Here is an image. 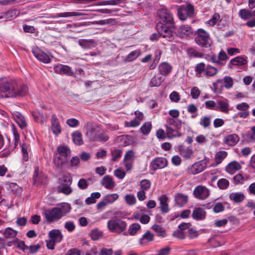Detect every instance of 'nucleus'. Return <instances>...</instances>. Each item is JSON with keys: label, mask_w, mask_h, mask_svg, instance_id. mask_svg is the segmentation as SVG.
Returning a JSON list of instances; mask_svg holds the SVG:
<instances>
[{"label": "nucleus", "mask_w": 255, "mask_h": 255, "mask_svg": "<svg viewBox=\"0 0 255 255\" xmlns=\"http://www.w3.org/2000/svg\"><path fill=\"white\" fill-rule=\"evenodd\" d=\"M27 93V87L24 85L18 86L14 81L0 82V96L2 98L23 96Z\"/></svg>", "instance_id": "f257e3e1"}, {"label": "nucleus", "mask_w": 255, "mask_h": 255, "mask_svg": "<svg viewBox=\"0 0 255 255\" xmlns=\"http://www.w3.org/2000/svg\"><path fill=\"white\" fill-rule=\"evenodd\" d=\"M71 210V207L69 204L63 203L58 207L45 210L43 214L48 222L53 223L67 215Z\"/></svg>", "instance_id": "f03ea898"}, {"label": "nucleus", "mask_w": 255, "mask_h": 255, "mask_svg": "<svg viewBox=\"0 0 255 255\" xmlns=\"http://www.w3.org/2000/svg\"><path fill=\"white\" fill-rule=\"evenodd\" d=\"M167 136L171 138L179 135L178 129L181 127V122L177 119L168 118L165 125Z\"/></svg>", "instance_id": "7ed1b4c3"}, {"label": "nucleus", "mask_w": 255, "mask_h": 255, "mask_svg": "<svg viewBox=\"0 0 255 255\" xmlns=\"http://www.w3.org/2000/svg\"><path fill=\"white\" fill-rule=\"evenodd\" d=\"M195 41L200 46L209 47L211 45L209 33L202 28H199L194 33Z\"/></svg>", "instance_id": "20e7f679"}, {"label": "nucleus", "mask_w": 255, "mask_h": 255, "mask_svg": "<svg viewBox=\"0 0 255 255\" xmlns=\"http://www.w3.org/2000/svg\"><path fill=\"white\" fill-rule=\"evenodd\" d=\"M127 223L120 219H112L108 221L107 228L111 232L121 234L126 230Z\"/></svg>", "instance_id": "39448f33"}, {"label": "nucleus", "mask_w": 255, "mask_h": 255, "mask_svg": "<svg viewBox=\"0 0 255 255\" xmlns=\"http://www.w3.org/2000/svg\"><path fill=\"white\" fill-rule=\"evenodd\" d=\"M171 25H166L161 22H159L156 24V28L158 34L168 41H172L174 39V36L170 29Z\"/></svg>", "instance_id": "423d86ee"}, {"label": "nucleus", "mask_w": 255, "mask_h": 255, "mask_svg": "<svg viewBox=\"0 0 255 255\" xmlns=\"http://www.w3.org/2000/svg\"><path fill=\"white\" fill-rule=\"evenodd\" d=\"M194 12V6L190 3L181 5L178 9V17L182 20H185L188 17L192 16Z\"/></svg>", "instance_id": "0eeeda50"}, {"label": "nucleus", "mask_w": 255, "mask_h": 255, "mask_svg": "<svg viewBox=\"0 0 255 255\" xmlns=\"http://www.w3.org/2000/svg\"><path fill=\"white\" fill-rule=\"evenodd\" d=\"M158 15L162 23L165 25H172L173 22V17L171 13L166 8H161L158 10Z\"/></svg>", "instance_id": "6e6552de"}, {"label": "nucleus", "mask_w": 255, "mask_h": 255, "mask_svg": "<svg viewBox=\"0 0 255 255\" xmlns=\"http://www.w3.org/2000/svg\"><path fill=\"white\" fill-rule=\"evenodd\" d=\"M193 194L196 198L205 200L209 196L210 190L205 186L198 185L194 190Z\"/></svg>", "instance_id": "1a4fd4ad"}, {"label": "nucleus", "mask_w": 255, "mask_h": 255, "mask_svg": "<svg viewBox=\"0 0 255 255\" xmlns=\"http://www.w3.org/2000/svg\"><path fill=\"white\" fill-rule=\"evenodd\" d=\"M54 72L58 74L73 76L74 72L71 67L66 65L57 64L54 67Z\"/></svg>", "instance_id": "9d476101"}, {"label": "nucleus", "mask_w": 255, "mask_h": 255, "mask_svg": "<svg viewBox=\"0 0 255 255\" xmlns=\"http://www.w3.org/2000/svg\"><path fill=\"white\" fill-rule=\"evenodd\" d=\"M208 160L206 159L202 160L193 164L189 169V171L192 174H197L203 171L206 167Z\"/></svg>", "instance_id": "9b49d317"}, {"label": "nucleus", "mask_w": 255, "mask_h": 255, "mask_svg": "<svg viewBox=\"0 0 255 255\" xmlns=\"http://www.w3.org/2000/svg\"><path fill=\"white\" fill-rule=\"evenodd\" d=\"M32 53L34 56L40 61L45 63H48L51 62V58L49 55L38 47H34L32 48Z\"/></svg>", "instance_id": "f8f14e48"}, {"label": "nucleus", "mask_w": 255, "mask_h": 255, "mask_svg": "<svg viewBox=\"0 0 255 255\" xmlns=\"http://www.w3.org/2000/svg\"><path fill=\"white\" fill-rule=\"evenodd\" d=\"M167 165V160L163 157H157L153 159L150 165V168L156 170L166 167Z\"/></svg>", "instance_id": "ddd939ff"}, {"label": "nucleus", "mask_w": 255, "mask_h": 255, "mask_svg": "<svg viewBox=\"0 0 255 255\" xmlns=\"http://www.w3.org/2000/svg\"><path fill=\"white\" fill-rule=\"evenodd\" d=\"M100 131V128L98 127L88 126L87 127L86 134L92 140H101V138L98 136V134Z\"/></svg>", "instance_id": "4468645a"}, {"label": "nucleus", "mask_w": 255, "mask_h": 255, "mask_svg": "<svg viewBox=\"0 0 255 255\" xmlns=\"http://www.w3.org/2000/svg\"><path fill=\"white\" fill-rule=\"evenodd\" d=\"M159 208L162 214H166L169 212L170 209L169 207L168 201V198L167 195H162L159 197Z\"/></svg>", "instance_id": "2eb2a0df"}, {"label": "nucleus", "mask_w": 255, "mask_h": 255, "mask_svg": "<svg viewBox=\"0 0 255 255\" xmlns=\"http://www.w3.org/2000/svg\"><path fill=\"white\" fill-rule=\"evenodd\" d=\"M51 129L54 134L58 135L61 131V127L55 115H52L51 119Z\"/></svg>", "instance_id": "dca6fc26"}, {"label": "nucleus", "mask_w": 255, "mask_h": 255, "mask_svg": "<svg viewBox=\"0 0 255 255\" xmlns=\"http://www.w3.org/2000/svg\"><path fill=\"white\" fill-rule=\"evenodd\" d=\"M240 138L236 134H231L225 136L223 142L229 146H234L239 141Z\"/></svg>", "instance_id": "f3484780"}, {"label": "nucleus", "mask_w": 255, "mask_h": 255, "mask_svg": "<svg viewBox=\"0 0 255 255\" xmlns=\"http://www.w3.org/2000/svg\"><path fill=\"white\" fill-rule=\"evenodd\" d=\"M51 240L56 243H60L63 239V236L59 230L54 229L50 231L48 234Z\"/></svg>", "instance_id": "a211bd4d"}, {"label": "nucleus", "mask_w": 255, "mask_h": 255, "mask_svg": "<svg viewBox=\"0 0 255 255\" xmlns=\"http://www.w3.org/2000/svg\"><path fill=\"white\" fill-rule=\"evenodd\" d=\"M242 168L241 165L237 161H233L229 163L226 167L225 170L230 174H234Z\"/></svg>", "instance_id": "6ab92c4d"}, {"label": "nucleus", "mask_w": 255, "mask_h": 255, "mask_svg": "<svg viewBox=\"0 0 255 255\" xmlns=\"http://www.w3.org/2000/svg\"><path fill=\"white\" fill-rule=\"evenodd\" d=\"M205 211L201 208H195L192 212V218L196 220H203L206 218Z\"/></svg>", "instance_id": "aec40b11"}, {"label": "nucleus", "mask_w": 255, "mask_h": 255, "mask_svg": "<svg viewBox=\"0 0 255 255\" xmlns=\"http://www.w3.org/2000/svg\"><path fill=\"white\" fill-rule=\"evenodd\" d=\"M174 200L179 207H183L188 202V197L186 195L178 193L175 194Z\"/></svg>", "instance_id": "412c9836"}, {"label": "nucleus", "mask_w": 255, "mask_h": 255, "mask_svg": "<svg viewBox=\"0 0 255 255\" xmlns=\"http://www.w3.org/2000/svg\"><path fill=\"white\" fill-rule=\"evenodd\" d=\"M87 14L85 13L78 12L76 11L72 12H64L62 13H57L56 15H52L51 17L53 18L58 17H69L72 16H81L86 15Z\"/></svg>", "instance_id": "4be33fe9"}, {"label": "nucleus", "mask_w": 255, "mask_h": 255, "mask_svg": "<svg viewBox=\"0 0 255 255\" xmlns=\"http://www.w3.org/2000/svg\"><path fill=\"white\" fill-rule=\"evenodd\" d=\"M191 34L192 28L187 25L181 26L177 31V35L181 38H187Z\"/></svg>", "instance_id": "5701e85b"}, {"label": "nucleus", "mask_w": 255, "mask_h": 255, "mask_svg": "<svg viewBox=\"0 0 255 255\" xmlns=\"http://www.w3.org/2000/svg\"><path fill=\"white\" fill-rule=\"evenodd\" d=\"M158 68L162 75L166 76L171 72L172 67L167 62H162L159 65Z\"/></svg>", "instance_id": "b1692460"}, {"label": "nucleus", "mask_w": 255, "mask_h": 255, "mask_svg": "<svg viewBox=\"0 0 255 255\" xmlns=\"http://www.w3.org/2000/svg\"><path fill=\"white\" fill-rule=\"evenodd\" d=\"M154 235L150 231H147L140 239L139 244L141 246L147 245L148 243L153 241Z\"/></svg>", "instance_id": "393cba45"}, {"label": "nucleus", "mask_w": 255, "mask_h": 255, "mask_svg": "<svg viewBox=\"0 0 255 255\" xmlns=\"http://www.w3.org/2000/svg\"><path fill=\"white\" fill-rule=\"evenodd\" d=\"M78 43L84 49H90L96 45V42L94 39H80Z\"/></svg>", "instance_id": "a878e982"}, {"label": "nucleus", "mask_w": 255, "mask_h": 255, "mask_svg": "<svg viewBox=\"0 0 255 255\" xmlns=\"http://www.w3.org/2000/svg\"><path fill=\"white\" fill-rule=\"evenodd\" d=\"M101 184L107 189H112L115 186V182L111 176L106 175L104 176L102 181Z\"/></svg>", "instance_id": "bb28decb"}, {"label": "nucleus", "mask_w": 255, "mask_h": 255, "mask_svg": "<svg viewBox=\"0 0 255 255\" xmlns=\"http://www.w3.org/2000/svg\"><path fill=\"white\" fill-rule=\"evenodd\" d=\"M141 54L140 49H136L130 52L125 58V62H131L135 60Z\"/></svg>", "instance_id": "cd10ccee"}, {"label": "nucleus", "mask_w": 255, "mask_h": 255, "mask_svg": "<svg viewBox=\"0 0 255 255\" xmlns=\"http://www.w3.org/2000/svg\"><path fill=\"white\" fill-rule=\"evenodd\" d=\"M218 107L217 110H219L221 112L225 114H228L229 112V104L227 100L225 101L219 100L217 102Z\"/></svg>", "instance_id": "c85d7f7f"}, {"label": "nucleus", "mask_w": 255, "mask_h": 255, "mask_svg": "<svg viewBox=\"0 0 255 255\" xmlns=\"http://www.w3.org/2000/svg\"><path fill=\"white\" fill-rule=\"evenodd\" d=\"M179 151L180 154L186 159L190 158L193 154V150L191 148L184 147L182 146L179 147Z\"/></svg>", "instance_id": "c756f323"}, {"label": "nucleus", "mask_w": 255, "mask_h": 255, "mask_svg": "<svg viewBox=\"0 0 255 255\" xmlns=\"http://www.w3.org/2000/svg\"><path fill=\"white\" fill-rule=\"evenodd\" d=\"M14 119L20 128L23 129L27 126L25 118L20 113H16L14 115Z\"/></svg>", "instance_id": "7c9ffc66"}, {"label": "nucleus", "mask_w": 255, "mask_h": 255, "mask_svg": "<svg viewBox=\"0 0 255 255\" xmlns=\"http://www.w3.org/2000/svg\"><path fill=\"white\" fill-rule=\"evenodd\" d=\"M67 160V159L66 157H63L58 154H55L53 161L57 167H61L66 163Z\"/></svg>", "instance_id": "2f4dec72"}, {"label": "nucleus", "mask_w": 255, "mask_h": 255, "mask_svg": "<svg viewBox=\"0 0 255 255\" xmlns=\"http://www.w3.org/2000/svg\"><path fill=\"white\" fill-rule=\"evenodd\" d=\"M239 15L242 19L247 20L253 17V11L243 8L240 10Z\"/></svg>", "instance_id": "473e14b6"}, {"label": "nucleus", "mask_w": 255, "mask_h": 255, "mask_svg": "<svg viewBox=\"0 0 255 255\" xmlns=\"http://www.w3.org/2000/svg\"><path fill=\"white\" fill-rule=\"evenodd\" d=\"M245 195L242 193H232L229 196L230 199L236 203L242 202L245 199Z\"/></svg>", "instance_id": "72a5a7b5"}, {"label": "nucleus", "mask_w": 255, "mask_h": 255, "mask_svg": "<svg viewBox=\"0 0 255 255\" xmlns=\"http://www.w3.org/2000/svg\"><path fill=\"white\" fill-rule=\"evenodd\" d=\"M228 153L225 151H219L215 156V161L217 165L222 163L223 160L227 156Z\"/></svg>", "instance_id": "f704fd0d"}, {"label": "nucleus", "mask_w": 255, "mask_h": 255, "mask_svg": "<svg viewBox=\"0 0 255 255\" xmlns=\"http://www.w3.org/2000/svg\"><path fill=\"white\" fill-rule=\"evenodd\" d=\"M58 155L67 159L70 154V150L66 146L60 145L57 148Z\"/></svg>", "instance_id": "c9c22d12"}, {"label": "nucleus", "mask_w": 255, "mask_h": 255, "mask_svg": "<svg viewBox=\"0 0 255 255\" xmlns=\"http://www.w3.org/2000/svg\"><path fill=\"white\" fill-rule=\"evenodd\" d=\"M218 72V70L214 66L208 64L206 67L205 75L207 77H213Z\"/></svg>", "instance_id": "e433bc0d"}, {"label": "nucleus", "mask_w": 255, "mask_h": 255, "mask_svg": "<svg viewBox=\"0 0 255 255\" xmlns=\"http://www.w3.org/2000/svg\"><path fill=\"white\" fill-rule=\"evenodd\" d=\"M17 232L11 228H7L3 233L4 237L6 239H12L16 237Z\"/></svg>", "instance_id": "4c0bfd02"}, {"label": "nucleus", "mask_w": 255, "mask_h": 255, "mask_svg": "<svg viewBox=\"0 0 255 255\" xmlns=\"http://www.w3.org/2000/svg\"><path fill=\"white\" fill-rule=\"evenodd\" d=\"M247 63V60L241 56H238L232 59L230 63L234 65H244Z\"/></svg>", "instance_id": "58836bf2"}, {"label": "nucleus", "mask_w": 255, "mask_h": 255, "mask_svg": "<svg viewBox=\"0 0 255 255\" xmlns=\"http://www.w3.org/2000/svg\"><path fill=\"white\" fill-rule=\"evenodd\" d=\"M72 139L77 145H80L83 143L82 134L79 131H77L72 133Z\"/></svg>", "instance_id": "ea45409f"}, {"label": "nucleus", "mask_w": 255, "mask_h": 255, "mask_svg": "<svg viewBox=\"0 0 255 255\" xmlns=\"http://www.w3.org/2000/svg\"><path fill=\"white\" fill-rule=\"evenodd\" d=\"M103 235V232L96 228L91 231L90 237L92 240L97 241L101 238Z\"/></svg>", "instance_id": "a19ab883"}, {"label": "nucleus", "mask_w": 255, "mask_h": 255, "mask_svg": "<svg viewBox=\"0 0 255 255\" xmlns=\"http://www.w3.org/2000/svg\"><path fill=\"white\" fill-rule=\"evenodd\" d=\"M92 24H99V25H106L111 24L115 25L117 23L116 19L113 18H109L107 19L100 20L98 21H95L92 22Z\"/></svg>", "instance_id": "79ce46f5"}, {"label": "nucleus", "mask_w": 255, "mask_h": 255, "mask_svg": "<svg viewBox=\"0 0 255 255\" xmlns=\"http://www.w3.org/2000/svg\"><path fill=\"white\" fill-rule=\"evenodd\" d=\"M220 16L218 13H215L212 18L206 22V25L208 26H213L217 24L220 21Z\"/></svg>", "instance_id": "37998d69"}, {"label": "nucleus", "mask_w": 255, "mask_h": 255, "mask_svg": "<svg viewBox=\"0 0 255 255\" xmlns=\"http://www.w3.org/2000/svg\"><path fill=\"white\" fill-rule=\"evenodd\" d=\"M200 125L202 126L204 128H208L211 125V117L203 116L202 117L200 121Z\"/></svg>", "instance_id": "c03bdc74"}, {"label": "nucleus", "mask_w": 255, "mask_h": 255, "mask_svg": "<svg viewBox=\"0 0 255 255\" xmlns=\"http://www.w3.org/2000/svg\"><path fill=\"white\" fill-rule=\"evenodd\" d=\"M187 54L190 58H201L203 54L197 51L196 49L191 48L187 50Z\"/></svg>", "instance_id": "a18cd8bd"}, {"label": "nucleus", "mask_w": 255, "mask_h": 255, "mask_svg": "<svg viewBox=\"0 0 255 255\" xmlns=\"http://www.w3.org/2000/svg\"><path fill=\"white\" fill-rule=\"evenodd\" d=\"M151 228L157 233L158 236L161 237L165 236L166 232L160 225L155 224L152 226Z\"/></svg>", "instance_id": "49530a36"}, {"label": "nucleus", "mask_w": 255, "mask_h": 255, "mask_svg": "<svg viewBox=\"0 0 255 255\" xmlns=\"http://www.w3.org/2000/svg\"><path fill=\"white\" fill-rule=\"evenodd\" d=\"M206 66L204 62H201L197 64L195 68V71L196 75H201L203 72L205 73Z\"/></svg>", "instance_id": "de8ad7c7"}, {"label": "nucleus", "mask_w": 255, "mask_h": 255, "mask_svg": "<svg viewBox=\"0 0 255 255\" xmlns=\"http://www.w3.org/2000/svg\"><path fill=\"white\" fill-rule=\"evenodd\" d=\"M94 179H89L88 180H86L85 179L82 178L80 179L78 183V187L82 190L86 189L88 186V181H92V182L94 181Z\"/></svg>", "instance_id": "09e8293b"}, {"label": "nucleus", "mask_w": 255, "mask_h": 255, "mask_svg": "<svg viewBox=\"0 0 255 255\" xmlns=\"http://www.w3.org/2000/svg\"><path fill=\"white\" fill-rule=\"evenodd\" d=\"M151 123L150 122L145 123L141 127L140 130L143 134H147L151 130Z\"/></svg>", "instance_id": "8fccbe9b"}, {"label": "nucleus", "mask_w": 255, "mask_h": 255, "mask_svg": "<svg viewBox=\"0 0 255 255\" xmlns=\"http://www.w3.org/2000/svg\"><path fill=\"white\" fill-rule=\"evenodd\" d=\"M163 80L161 77L155 76L151 79L150 85L151 87H158L161 84Z\"/></svg>", "instance_id": "3c124183"}, {"label": "nucleus", "mask_w": 255, "mask_h": 255, "mask_svg": "<svg viewBox=\"0 0 255 255\" xmlns=\"http://www.w3.org/2000/svg\"><path fill=\"white\" fill-rule=\"evenodd\" d=\"M140 229V225H139L137 223H134L129 226V228L128 229V232L130 235L133 236Z\"/></svg>", "instance_id": "603ef678"}, {"label": "nucleus", "mask_w": 255, "mask_h": 255, "mask_svg": "<svg viewBox=\"0 0 255 255\" xmlns=\"http://www.w3.org/2000/svg\"><path fill=\"white\" fill-rule=\"evenodd\" d=\"M72 181V177L70 174H65L63 177L60 186L71 185Z\"/></svg>", "instance_id": "864d4df0"}, {"label": "nucleus", "mask_w": 255, "mask_h": 255, "mask_svg": "<svg viewBox=\"0 0 255 255\" xmlns=\"http://www.w3.org/2000/svg\"><path fill=\"white\" fill-rule=\"evenodd\" d=\"M58 191L65 195H69L72 192V189L70 185L60 186L58 188Z\"/></svg>", "instance_id": "5fc2aeb1"}, {"label": "nucleus", "mask_w": 255, "mask_h": 255, "mask_svg": "<svg viewBox=\"0 0 255 255\" xmlns=\"http://www.w3.org/2000/svg\"><path fill=\"white\" fill-rule=\"evenodd\" d=\"M217 185L221 189H226L229 186V182L225 178H222L218 180Z\"/></svg>", "instance_id": "6e6d98bb"}, {"label": "nucleus", "mask_w": 255, "mask_h": 255, "mask_svg": "<svg viewBox=\"0 0 255 255\" xmlns=\"http://www.w3.org/2000/svg\"><path fill=\"white\" fill-rule=\"evenodd\" d=\"M233 179L234 181L237 183H242L243 182L247 181L249 179V176L248 175H243L241 173H239L235 175Z\"/></svg>", "instance_id": "4d7b16f0"}, {"label": "nucleus", "mask_w": 255, "mask_h": 255, "mask_svg": "<svg viewBox=\"0 0 255 255\" xmlns=\"http://www.w3.org/2000/svg\"><path fill=\"white\" fill-rule=\"evenodd\" d=\"M119 198V195L116 193L107 195L105 198V201L107 203H112L117 200Z\"/></svg>", "instance_id": "13d9d810"}, {"label": "nucleus", "mask_w": 255, "mask_h": 255, "mask_svg": "<svg viewBox=\"0 0 255 255\" xmlns=\"http://www.w3.org/2000/svg\"><path fill=\"white\" fill-rule=\"evenodd\" d=\"M125 199L128 205H133L136 203V198L133 194H127L125 197Z\"/></svg>", "instance_id": "bf43d9fd"}, {"label": "nucleus", "mask_w": 255, "mask_h": 255, "mask_svg": "<svg viewBox=\"0 0 255 255\" xmlns=\"http://www.w3.org/2000/svg\"><path fill=\"white\" fill-rule=\"evenodd\" d=\"M32 114L34 120L36 122H39L41 124H43L44 123V117L42 114L39 112H33Z\"/></svg>", "instance_id": "052dcab7"}, {"label": "nucleus", "mask_w": 255, "mask_h": 255, "mask_svg": "<svg viewBox=\"0 0 255 255\" xmlns=\"http://www.w3.org/2000/svg\"><path fill=\"white\" fill-rule=\"evenodd\" d=\"M140 186L142 190L147 191L150 188L151 182L147 179L142 180L140 182Z\"/></svg>", "instance_id": "680f3d73"}, {"label": "nucleus", "mask_w": 255, "mask_h": 255, "mask_svg": "<svg viewBox=\"0 0 255 255\" xmlns=\"http://www.w3.org/2000/svg\"><path fill=\"white\" fill-rule=\"evenodd\" d=\"M122 151L121 149H115L112 151L111 154L112 156V160L116 161L118 159L120 158L122 156Z\"/></svg>", "instance_id": "e2e57ef3"}, {"label": "nucleus", "mask_w": 255, "mask_h": 255, "mask_svg": "<svg viewBox=\"0 0 255 255\" xmlns=\"http://www.w3.org/2000/svg\"><path fill=\"white\" fill-rule=\"evenodd\" d=\"M224 82L225 83L224 87L226 89H230L232 88L234 84V82L232 78L229 76H225L224 78Z\"/></svg>", "instance_id": "0e129e2a"}, {"label": "nucleus", "mask_w": 255, "mask_h": 255, "mask_svg": "<svg viewBox=\"0 0 255 255\" xmlns=\"http://www.w3.org/2000/svg\"><path fill=\"white\" fill-rule=\"evenodd\" d=\"M64 228L69 232H72L76 228L75 225L73 221L66 222L64 224Z\"/></svg>", "instance_id": "69168bd1"}, {"label": "nucleus", "mask_w": 255, "mask_h": 255, "mask_svg": "<svg viewBox=\"0 0 255 255\" xmlns=\"http://www.w3.org/2000/svg\"><path fill=\"white\" fill-rule=\"evenodd\" d=\"M21 151L22 154V160L27 161L28 160V154L27 152V146L25 144H23L21 146Z\"/></svg>", "instance_id": "338daca9"}, {"label": "nucleus", "mask_w": 255, "mask_h": 255, "mask_svg": "<svg viewBox=\"0 0 255 255\" xmlns=\"http://www.w3.org/2000/svg\"><path fill=\"white\" fill-rule=\"evenodd\" d=\"M169 98L172 102H178L180 100L179 94L176 91H173L170 94Z\"/></svg>", "instance_id": "774afa93"}]
</instances>
